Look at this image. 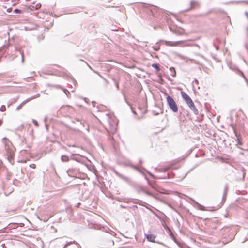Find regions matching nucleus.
Returning <instances> with one entry per match:
<instances>
[{"label": "nucleus", "instance_id": "f257e3e1", "mask_svg": "<svg viewBox=\"0 0 248 248\" xmlns=\"http://www.w3.org/2000/svg\"><path fill=\"white\" fill-rule=\"evenodd\" d=\"M2 141L4 144L5 150L6 151L7 159L9 162L12 163L14 155V151L11 146L10 142L6 137H4L2 139Z\"/></svg>", "mask_w": 248, "mask_h": 248}, {"label": "nucleus", "instance_id": "f03ea898", "mask_svg": "<svg viewBox=\"0 0 248 248\" xmlns=\"http://www.w3.org/2000/svg\"><path fill=\"white\" fill-rule=\"evenodd\" d=\"M181 94L183 99L185 100L191 110L193 111L195 114H198V110L196 108L191 98L184 92L182 91Z\"/></svg>", "mask_w": 248, "mask_h": 248}, {"label": "nucleus", "instance_id": "7ed1b4c3", "mask_svg": "<svg viewBox=\"0 0 248 248\" xmlns=\"http://www.w3.org/2000/svg\"><path fill=\"white\" fill-rule=\"evenodd\" d=\"M167 102L171 109V110L174 112H176L178 111V107L175 101L170 96L168 95L166 98Z\"/></svg>", "mask_w": 248, "mask_h": 248}, {"label": "nucleus", "instance_id": "20e7f679", "mask_svg": "<svg viewBox=\"0 0 248 248\" xmlns=\"http://www.w3.org/2000/svg\"><path fill=\"white\" fill-rule=\"evenodd\" d=\"M108 123L109 124V127L108 128V130L113 133L116 131L117 124L115 122H111L109 119L108 120Z\"/></svg>", "mask_w": 248, "mask_h": 248}, {"label": "nucleus", "instance_id": "39448f33", "mask_svg": "<svg viewBox=\"0 0 248 248\" xmlns=\"http://www.w3.org/2000/svg\"><path fill=\"white\" fill-rule=\"evenodd\" d=\"M40 96L39 94H37V95H35V96H31V97L30 98H29L28 99H27L26 100H25V101H24L23 102H22L20 104H19L16 108V110L17 111H18L21 108L23 107V106L24 105H25L26 103H27L28 102H29V101L32 100V99H33L36 97H38Z\"/></svg>", "mask_w": 248, "mask_h": 248}, {"label": "nucleus", "instance_id": "423d86ee", "mask_svg": "<svg viewBox=\"0 0 248 248\" xmlns=\"http://www.w3.org/2000/svg\"><path fill=\"white\" fill-rule=\"evenodd\" d=\"M132 168H133V169H134L135 170H137L138 171H139L140 173H141L142 175L144 176H145V179H146L148 182V184L149 185H150V186H151V184H150L148 179H147V178L146 177V176H145V173L141 170H140L139 167H138L137 166H136L135 165H129Z\"/></svg>", "mask_w": 248, "mask_h": 248}, {"label": "nucleus", "instance_id": "0eeeda50", "mask_svg": "<svg viewBox=\"0 0 248 248\" xmlns=\"http://www.w3.org/2000/svg\"><path fill=\"white\" fill-rule=\"evenodd\" d=\"M165 228L166 229V230L167 231H168V234L169 235V236L176 243V238L175 237L174 234H173L172 231H171V230L168 227H165Z\"/></svg>", "mask_w": 248, "mask_h": 248}, {"label": "nucleus", "instance_id": "6e6552de", "mask_svg": "<svg viewBox=\"0 0 248 248\" xmlns=\"http://www.w3.org/2000/svg\"><path fill=\"white\" fill-rule=\"evenodd\" d=\"M145 236L146 239L148 240V241L154 243L155 242V239L156 237L155 235L152 234H146Z\"/></svg>", "mask_w": 248, "mask_h": 248}, {"label": "nucleus", "instance_id": "1a4fd4ad", "mask_svg": "<svg viewBox=\"0 0 248 248\" xmlns=\"http://www.w3.org/2000/svg\"><path fill=\"white\" fill-rule=\"evenodd\" d=\"M182 41H176V42L166 41V45L167 46H177Z\"/></svg>", "mask_w": 248, "mask_h": 248}, {"label": "nucleus", "instance_id": "9d476101", "mask_svg": "<svg viewBox=\"0 0 248 248\" xmlns=\"http://www.w3.org/2000/svg\"><path fill=\"white\" fill-rule=\"evenodd\" d=\"M41 6V4L40 3H36L35 2L33 3L31 5V9H35L37 10L39 9Z\"/></svg>", "mask_w": 248, "mask_h": 248}, {"label": "nucleus", "instance_id": "9b49d317", "mask_svg": "<svg viewBox=\"0 0 248 248\" xmlns=\"http://www.w3.org/2000/svg\"><path fill=\"white\" fill-rule=\"evenodd\" d=\"M228 186L227 185H226L225 186V188H224V193H223V198H222V200H225L226 199L227 193L228 191Z\"/></svg>", "mask_w": 248, "mask_h": 248}, {"label": "nucleus", "instance_id": "f8f14e48", "mask_svg": "<svg viewBox=\"0 0 248 248\" xmlns=\"http://www.w3.org/2000/svg\"><path fill=\"white\" fill-rule=\"evenodd\" d=\"M170 71L171 72V76H172V77H175L176 75V72L175 69L173 67H171L170 68Z\"/></svg>", "mask_w": 248, "mask_h": 248}, {"label": "nucleus", "instance_id": "ddd939ff", "mask_svg": "<svg viewBox=\"0 0 248 248\" xmlns=\"http://www.w3.org/2000/svg\"><path fill=\"white\" fill-rule=\"evenodd\" d=\"M194 202H195L196 203V204L197 205V206H198V209L201 210H202V211L205 210V207H204L203 205H201V204H200L198 203V202H196L195 201H194Z\"/></svg>", "mask_w": 248, "mask_h": 248}, {"label": "nucleus", "instance_id": "4468645a", "mask_svg": "<svg viewBox=\"0 0 248 248\" xmlns=\"http://www.w3.org/2000/svg\"><path fill=\"white\" fill-rule=\"evenodd\" d=\"M61 160L62 162H68L69 161V158L66 155H62L61 156Z\"/></svg>", "mask_w": 248, "mask_h": 248}, {"label": "nucleus", "instance_id": "2eb2a0df", "mask_svg": "<svg viewBox=\"0 0 248 248\" xmlns=\"http://www.w3.org/2000/svg\"><path fill=\"white\" fill-rule=\"evenodd\" d=\"M152 66L157 71H159L160 69V67H159L158 65L157 64H156V63H153L152 65Z\"/></svg>", "mask_w": 248, "mask_h": 248}, {"label": "nucleus", "instance_id": "dca6fc26", "mask_svg": "<svg viewBox=\"0 0 248 248\" xmlns=\"http://www.w3.org/2000/svg\"><path fill=\"white\" fill-rule=\"evenodd\" d=\"M175 34L181 35L183 33V31L181 29H178L174 31H173Z\"/></svg>", "mask_w": 248, "mask_h": 248}, {"label": "nucleus", "instance_id": "f3484780", "mask_svg": "<svg viewBox=\"0 0 248 248\" xmlns=\"http://www.w3.org/2000/svg\"><path fill=\"white\" fill-rule=\"evenodd\" d=\"M89 67L93 71H94L95 73H96L98 75H99L100 77H101L104 80H105V81H106V80L101 76L100 75V74L97 72V71H95L94 70H93V69L92 68V67L89 65H88Z\"/></svg>", "mask_w": 248, "mask_h": 248}, {"label": "nucleus", "instance_id": "a211bd4d", "mask_svg": "<svg viewBox=\"0 0 248 248\" xmlns=\"http://www.w3.org/2000/svg\"><path fill=\"white\" fill-rule=\"evenodd\" d=\"M190 4L191 7H193L195 6V5H198V3L195 1H191Z\"/></svg>", "mask_w": 248, "mask_h": 248}, {"label": "nucleus", "instance_id": "6ab92c4d", "mask_svg": "<svg viewBox=\"0 0 248 248\" xmlns=\"http://www.w3.org/2000/svg\"><path fill=\"white\" fill-rule=\"evenodd\" d=\"M21 12V10L18 9H16L13 11V12L14 13H16V14L20 13Z\"/></svg>", "mask_w": 248, "mask_h": 248}, {"label": "nucleus", "instance_id": "aec40b11", "mask_svg": "<svg viewBox=\"0 0 248 248\" xmlns=\"http://www.w3.org/2000/svg\"><path fill=\"white\" fill-rule=\"evenodd\" d=\"M6 109L5 106H2L0 108V110L2 112L4 111Z\"/></svg>", "mask_w": 248, "mask_h": 248}, {"label": "nucleus", "instance_id": "412c9836", "mask_svg": "<svg viewBox=\"0 0 248 248\" xmlns=\"http://www.w3.org/2000/svg\"><path fill=\"white\" fill-rule=\"evenodd\" d=\"M32 122L33 123V124L36 126H38V123L35 120H34L33 119L32 120Z\"/></svg>", "mask_w": 248, "mask_h": 248}, {"label": "nucleus", "instance_id": "4be33fe9", "mask_svg": "<svg viewBox=\"0 0 248 248\" xmlns=\"http://www.w3.org/2000/svg\"><path fill=\"white\" fill-rule=\"evenodd\" d=\"M196 55L201 57L203 59H205L204 57L202 55H200L199 54H196Z\"/></svg>", "mask_w": 248, "mask_h": 248}, {"label": "nucleus", "instance_id": "5701e85b", "mask_svg": "<svg viewBox=\"0 0 248 248\" xmlns=\"http://www.w3.org/2000/svg\"><path fill=\"white\" fill-rule=\"evenodd\" d=\"M154 49L155 51H157L159 49V47H158V46L154 47Z\"/></svg>", "mask_w": 248, "mask_h": 248}, {"label": "nucleus", "instance_id": "b1692460", "mask_svg": "<svg viewBox=\"0 0 248 248\" xmlns=\"http://www.w3.org/2000/svg\"><path fill=\"white\" fill-rule=\"evenodd\" d=\"M30 167L31 168H35V165L34 164H31L30 165Z\"/></svg>", "mask_w": 248, "mask_h": 248}, {"label": "nucleus", "instance_id": "393cba45", "mask_svg": "<svg viewBox=\"0 0 248 248\" xmlns=\"http://www.w3.org/2000/svg\"><path fill=\"white\" fill-rule=\"evenodd\" d=\"M72 244V242H70L69 243H68L67 244H65L64 247H63V248H65L69 244Z\"/></svg>", "mask_w": 248, "mask_h": 248}, {"label": "nucleus", "instance_id": "a878e982", "mask_svg": "<svg viewBox=\"0 0 248 248\" xmlns=\"http://www.w3.org/2000/svg\"><path fill=\"white\" fill-rule=\"evenodd\" d=\"M21 56H22L21 61H22V62H24L23 53L21 52Z\"/></svg>", "mask_w": 248, "mask_h": 248}, {"label": "nucleus", "instance_id": "bb28decb", "mask_svg": "<svg viewBox=\"0 0 248 248\" xmlns=\"http://www.w3.org/2000/svg\"><path fill=\"white\" fill-rule=\"evenodd\" d=\"M64 92L67 96L68 95L67 93H69V92L66 90H64Z\"/></svg>", "mask_w": 248, "mask_h": 248}, {"label": "nucleus", "instance_id": "cd10ccee", "mask_svg": "<svg viewBox=\"0 0 248 248\" xmlns=\"http://www.w3.org/2000/svg\"><path fill=\"white\" fill-rule=\"evenodd\" d=\"M148 173L149 174V175H150L152 178H153L154 179H155V176H154L153 174H152V173H150V172H148Z\"/></svg>", "mask_w": 248, "mask_h": 248}, {"label": "nucleus", "instance_id": "c85d7f7f", "mask_svg": "<svg viewBox=\"0 0 248 248\" xmlns=\"http://www.w3.org/2000/svg\"><path fill=\"white\" fill-rule=\"evenodd\" d=\"M245 14V15L246 16L247 18L248 19V12L247 11H246Z\"/></svg>", "mask_w": 248, "mask_h": 248}, {"label": "nucleus", "instance_id": "c756f323", "mask_svg": "<svg viewBox=\"0 0 248 248\" xmlns=\"http://www.w3.org/2000/svg\"><path fill=\"white\" fill-rule=\"evenodd\" d=\"M146 193L149 195H152V193L149 192H146Z\"/></svg>", "mask_w": 248, "mask_h": 248}, {"label": "nucleus", "instance_id": "7c9ffc66", "mask_svg": "<svg viewBox=\"0 0 248 248\" xmlns=\"http://www.w3.org/2000/svg\"><path fill=\"white\" fill-rule=\"evenodd\" d=\"M239 2H243V3H245L248 4V2L245 1H239Z\"/></svg>", "mask_w": 248, "mask_h": 248}, {"label": "nucleus", "instance_id": "2f4dec72", "mask_svg": "<svg viewBox=\"0 0 248 248\" xmlns=\"http://www.w3.org/2000/svg\"><path fill=\"white\" fill-rule=\"evenodd\" d=\"M116 86L117 88L118 89H119V85H118V83H116Z\"/></svg>", "mask_w": 248, "mask_h": 248}, {"label": "nucleus", "instance_id": "473e14b6", "mask_svg": "<svg viewBox=\"0 0 248 248\" xmlns=\"http://www.w3.org/2000/svg\"><path fill=\"white\" fill-rule=\"evenodd\" d=\"M241 75H242V76L246 80H247V79H246V78H245V77L244 76V74H243V73H241Z\"/></svg>", "mask_w": 248, "mask_h": 248}, {"label": "nucleus", "instance_id": "72a5a7b5", "mask_svg": "<svg viewBox=\"0 0 248 248\" xmlns=\"http://www.w3.org/2000/svg\"><path fill=\"white\" fill-rule=\"evenodd\" d=\"M92 104H93V106H95V102H92Z\"/></svg>", "mask_w": 248, "mask_h": 248}, {"label": "nucleus", "instance_id": "f704fd0d", "mask_svg": "<svg viewBox=\"0 0 248 248\" xmlns=\"http://www.w3.org/2000/svg\"><path fill=\"white\" fill-rule=\"evenodd\" d=\"M194 82H195V83H198V80H197V79H195L194 80Z\"/></svg>", "mask_w": 248, "mask_h": 248}, {"label": "nucleus", "instance_id": "c9c22d12", "mask_svg": "<svg viewBox=\"0 0 248 248\" xmlns=\"http://www.w3.org/2000/svg\"><path fill=\"white\" fill-rule=\"evenodd\" d=\"M139 162H140V164L142 163V161L141 160H140Z\"/></svg>", "mask_w": 248, "mask_h": 248}, {"label": "nucleus", "instance_id": "e433bc0d", "mask_svg": "<svg viewBox=\"0 0 248 248\" xmlns=\"http://www.w3.org/2000/svg\"><path fill=\"white\" fill-rule=\"evenodd\" d=\"M195 46H197L199 48L200 47V46L198 45L195 44Z\"/></svg>", "mask_w": 248, "mask_h": 248}, {"label": "nucleus", "instance_id": "4c0bfd02", "mask_svg": "<svg viewBox=\"0 0 248 248\" xmlns=\"http://www.w3.org/2000/svg\"><path fill=\"white\" fill-rule=\"evenodd\" d=\"M165 170L166 171L168 169V168H165Z\"/></svg>", "mask_w": 248, "mask_h": 248}, {"label": "nucleus", "instance_id": "58836bf2", "mask_svg": "<svg viewBox=\"0 0 248 248\" xmlns=\"http://www.w3.org/2000/svg\"><path fill=\"white\" fill-rule=\"evenodd\" d=\"M131 110H132V111H133L134 113H135V112H134V110H133V108H131Z\"/></svg>", "mask_w": 248, "mask_h": 248}, {"label": "nucleus", "instance_id": "ea45409f", "mask_svg": "<svg viewBox=\"0 0 248 248\" xmlns=\"http://www.w3.org/2000/svg\"><path fill=\"white\" fill-rule=\"evenodd\" d=\"M52 216V215L50 216V217H49V218L51 217Z\"/></svg>", "mask_w": 248, "mask_h": 248}, {"label": "nucleus", "instance_id": "a19ab883", "mask_svg": "<svg viewBox=\"0 0 248 248\" xmlns=\"http://www.w3.org/2000/svg\"><path fill=\"white\" fill-rule=\"evenodd\" d=\"M186 46H188V45H189V44H186Z\"/></svg>", "mask_w": 248, "mask_h": 248}, {"label": "nucleus", "instance_id": "79ce46f5", "mask_svg": "<svg viewBox=\"0 0 248 248\" xmlns=\"http://www.w3.org/2000/svg\"><path fill=\"white\" fill-rule=\"evenodd\" d=\"M16 50H17V48L16 47Z\"/></svg>", "mask_w": 248, "mask_h": 248}]
</instances>
